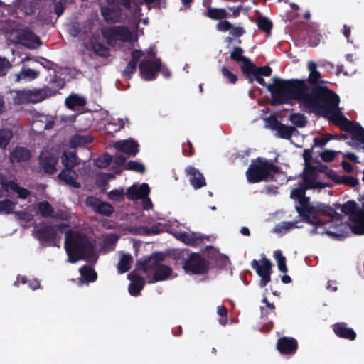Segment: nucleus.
<instances>
[{"mask_svg": "<svg viewBox=\"0 0 364 364\" xmlns=\"http://www.w3.org/2000/svg\"><path fill=\"white\" fill-rule=\"evenodd\" d=\"M261 260V264L256 259L251 262V267L255 269L257 274L261 277L259 285L261 287H264L270 281L272 267V264L269 259H268L264 255Z\"/></svg>", "mask_w": 364, "mask_h": 364, "instance_id": "obj_11", "label": "nucleus"}, {"mask_svg": "<svg viewBox=\"0 0 364 364\" xmlns=\"http://www.w3.org/2000/svg\"><path fill=\"white\" fill-rule=\"evenodd\" d=\"M183 267L194 274H205L209 271V262L198 253L193 252L185 260Z\"/></svg>", "mask_w": 364, "mask_h": 364, "instance_id": "obj_8", "label": "nucleus"}, {"mask_svg": "<svg viewBox=\"0 0 364 364\" xmlns=\"http://www.w3.org/2000/svg\"><path fill=\"white\" fill-rule=\"evenodd\" d=\"M136 190V185H132V186L128 188L125 193L127 198L131 200L138 199V192Z\"/></svg>", "mask_w": 364, "mask_h": 364, "instance_id": "obj_63", "label": "nucleus"}, {"mask_svg": "<svg viewBox=\"0 0 364 364\" xmlns=\"http://www.w3.org/2000/svg\"><path fill=\"white\" fill-rule=\"evenodd\" d=\"M306 193V188H304L302 186L294 188L291 191V197L299 199L302 198Z\"/></svg>", "mask_w": 364, "mask_h": 364, "instance_id": "obj_64", "label": "nucleus"}, {"mask_svg": "<svg viewBox=\"0 0 364 364\" xmlns=\"http://www.w3.org/2000/svg\"><path fill=\"white\" fill-rule=\"evenodd\" d=\"M38 208L43 218L53 217V208L48 201H43L38 203Z\"/></svg>", "mask_w": 364, "mask_h": 364, "instance_id": "obj_43", "label": "nucleus"}, {"mask_svg": "<svg viewBox=\"0 0 364 364\" xmlns=\"http://www.w3.org/2000/svg\"><path fill=\"white\" fill-rule=\"evenodd\" d=\"M186 172L190 176V183L195 189H199L206 185L204 176L195 167L191 166H187Z\"/></svg>", "mask_w": 364, "mask_h": 364, "instance_id": "obj_28", "label": "nucleus"}, {"mask_svg": "<svg viewBox=\"0 0 364 364\" xmlns=\"http://www.w3.org/2000/svg\"><path fill=\"white\" fill-rule=\"evenodd\" d=\"M65 103L68 108L73 110L77 107H84L86 105V100L82 97L72 94L65 99Z\"/></svg>", "mask_w": 364, "mask_h": 364, "instance_id": "obj_34", "label": "nucleus"}, {"mask_svg": "<svg viewBox=\"0 0 364 364\" xmlns=\"http://www.w3.org/2000/svg\"><path fill=\"white\" fill-rule=\"evenodd\" d=\"M336 156V151L332 150H324L320 154L321 160L324 162H332Z\"/></svg>", "mask_w": 364, "mask_h": 364, "instance_id": "obj_59", "label": "nucleus"}, {"mask_svg": "<svg viewBox=\"0 0 364 364\" xmlns=\"http://www.w3.org/2000/svg\"><path fill=\"white\" fill-rule=\"evenodd\" d=\"M321 73L316 70L312 73H309L307 81L310 85H314V87L318 86V84L323 82V81L321 80Z\"/></svg>", "mask_w": 364, "mask_h": 364, "instance_id": "obj_56", "label": "nucleus"}, {"mask_svg": "<svg viewBox=\"0 0 364 364\" xmlns=\"http://www.w3.org/2000/svg\"><path fill=\"white\" fill-rule=\"evenodd\" d=\"M334 333L339 338L354 341L356 338V333L355 331L347 326L343 322L336 323L333 326Z\"/></svg>", "mask_w": 364, "mask_h": 364, "instance_id": "obj_29", "label": "nucleus"}, {"mask_svg": "<svg viewBox=\"0 0 364 364\" xmlns=\"http://www.w3.org/2000/svg\"><path fill=\"white\" fill-rule=\"evenodd\" d=\"M36 237L42 243H51L58 237V230L55 226L42 225L36 230Z\"/></svg>", "mask_w": 364, "mask_h": 364, "instance_id": "obj_19", "label": "nucleus"}, {"mask_svg": "<svg viewBox=\"0 0 364 364\" xmlns=\"http://www.w3.org/2000/svg\"><path fill=\"white\" fill-rule=\"evenodd\" d=\"M81 276L87 282H94L97 278L96 271L88 265H84L80 269Z\"/></svg>", "mask_w": 364, "mask_h": 364, "instance_id": "obj_38", "label": "nucleus"}, {"mask_svg": "<svg viewBox=\"0 0 364 364\" xmlns=\"http://www.w3.org/2000/svg\"><path fill=\"white\" fill-rule=\"evenodd\" d=\"M77 159V154L75 152L70 151L68 153H64L63 154L61 157V162L64 166L65 168H73L74 167L80 164Z\"/></svg>", "mask_w": 364, "mask_h": 364, "instance_id": "obj_36", "label": "nucleus"}, {"mask_svg": "<svg viewBox=\"0 0 364 364\" xmlns=\"http://www.w3.org/2000/svg\"><path fill=\"white\" fill-rule=\"evenodd\" d=\"M13 137V133L8 129L0 130V148H6Z\"/></svg>", "mask_w": 364, "mask_h": 364, "instance_id": "obj_46", "label": "nucleus"}, {"mask_svg": "<svg viewBox=\"0 0 364 364\" xmlns=\"http://www.w3.org/2000/svg\"><path fill=\"white\" fill-rule=\"evenodd\" d=\"M164 256L161 252L154 253V261L151 263V269L154 270L152 280L149 283L157 282L167 279L172 273V269L166 265L161 264Z\"/></svg>", "mask_w": 364, "mask_h": 364, "instance_id": "obj_10", "label": "nucleus"}, {"mask_svg": "<svg viewBox=\"0 0 364 364\" xmlns=\"http://www.w3.org/2000/svg\"><path fill=\"white\" fill-rule=\"evenodd\" d=\"M101 13L104 19L107 23H117L122 18V9L117 7H104L102 8Z\"/></svg>", "mask_w": 364, "mask_h": 364, "instance_id": "obj_30", "label": "nucleus"}, {"mask_svg": "<svg viewBox=\"0 0 364 364\" xmlns=\"http://www.w3.org/2000/svg\"><path fill=\"white\" fill-rule=\"evenodd\" d=\"M90 44L92 50L97 55L102 58H107L110 55L109 49L100 42L99 36H92L90 38Z\"/></svg>", "mask_w": 364, "mask_h": 364, "instance_id": "obj_31", "label": "nucleus"}, {"mask_svg": "<svg viewBox=\"0 0 364 364\" xmlns=\"http://www.w3.org/2000/svg\"><path fill=\"white\" fill-rule=\"evenodd\" d=\"M93 141V138L87 135L75 134L70 139V144L73 147L85 146L90 144Z\"/></svg>", "mask_w": 364, "mask_h": 364, "instance_id": "obj_37", "label": "nucleus"}, {"mask_svg": "<svg viewBox=\"0 0 364 364\" xmlns=\"http://www.w3.org/2000/svg\"><path fill=\"white\" fill-rule=\"evenodd\" d=\"M58 178L66 185L75 188H80L81 184L77 181L78 173L73 168H65L58 175Z\"/></svg>", "mask_w": 364, "mask_h": 364, "instance_id": "obj_23", "label": "nucleus"}, {"mask_svg": "<svg viewBox=\"0 0 364 364\" xmlns=\"http://www.w3.org/2000/svg\"><path fill=\"white\" fill-rule=\"evenodd\" d=\"M303 177H307V178H311L316 181L318 177L316 167L311 166V164L305 165Z\"/></svg>", "mask_w": 364, "mask_h": 364, "instance_id": "obj_54", "label": "nucleus"}, {"mask_svg": "<svg viewBox=\"0 0 364 364\" xmlns=\"http://www.w3.org/2000/svg\"><path fill=\"white\" fill-rule=\"evenodd\" d=\"M336 208H340L342 213L349 216V220L352 224L349 228L354 235H364V211L358 209V204L354 200H348L341 205L334 204Z\"/></svg>", "mask_w": 364, "mask_h": 364, "instance_id": "obj_5", "label": "nucleus"}, {"mask_svg": "<svg viewBox=\"0 0 364 364\" xmlns=\"http://www.w3.org/2000/svg\"><path fill=\"white\" fill-rule=\"evenodd\" d=\"M65 249L71 263L90 259L94 255V246L88 237L82 233H74L71 230L65 233Z\"/></svg>", "mask_w": 364, "mask_h": 364, "instance_id": "obj_3", "label": "nucleus"}, {"mask_svg": "<svg viewBox=\"0 0 364 364\" xmlns=\"http://www.w3.org/2000/svg\"><path fill=\"white\" fill-rule=\"evenodd\" d=\"M50 82L53 85L50 88L52 89V92H53V95L65 86V82L56 75L50 80Z\"/></svg>", "mask_w": 364, "mask_h": 364, "instance_id": "obj_51", "label": "nucleus"}, {"mask_svg": "<svg viewBox=\"0 0 364 364\" xmlns=\"http://www.w3.org/2000/svg\"><path fill=\"white\" fill-rule=\"evenodd\" d=\"M232 28V24L227 20H221L216 24L218 31L226 32Z\"/></svg>", "mask_w": 364, "mask_h": 364, "instance_id": "obj_62", "label": "nucleus"}, {"mask_svg": "<svg viewBox=\"0 0 364 364\" xmlns=\"http://www.w3.org/2000/svg\"><path fill=\"white\" fill-rule=\"evenodd\" d=\"M294 132H297L296 127L281 123L277 129L276 136L281 139H290Z\"/></svg>", "mask_w": 364, "mask_h": 364, "instance_id": "obj_35", "label": "nucleus"}, {"mask_svg": "<svg viewBox=\"0 0 364 364\" xmlns=\"http://www.w3.org/2000/svg\"><path fill=\"white\" fill-rule=\"evenodd\" d=\"M143 55L144 53L140 50L134 49L131 52V60L122 72V75L125 79L130 80L132 77V74L137 69L139 60Z\"/></svg>", "mask_w": 364, "mask_h": 364, "instance_id": "obj_22", "label": "nucleus"}, {"mask_svg": "<svg viewBox=\"0 0 364 364\" xmlns=\"http://www.w3.org/2000/svg\"><path fill=\"white\" fill-rule=\"evenodd\" d=\"M11 67V63L6 58L0 57V76L6 75Z\"/></svg>", "mask_w": 364, "mask_h": 364, "instance_id": "obj_61", "label": "nucleus"}, {"mask_svg": "<svg viewBox=\"0 0 364 364\" xmlns=\"http://www.w3.org/2000/svg\"><path fill=\"white\" fill-rule=\"evenodd\" d=\"M124 196V190L122 189H114L108 193V197L109 199L113 200H122Z\"/></svg>", "mask_w": 364, "mask_h": 364, "instance_id": "obj_60", "label": "nucleus"}, {"mask_svg": "<svg viewBox=\"0 0 364 364\" xmlns=\"http://www.w3.org/2000/svg\"><path fill=\"white\" fill-rule=\"evenodd\" d=\"M176 237L185 243L187 245L191 247H197L203 242V240L206 239L209 240L210 237L206 235H200L196 232H181L176 235Z\"/></svg>", "mask_w": 364, "mask_h": 364, "instance_id": "obj_21", "label": "nucleus"}, {"mask_svg": "<svg viewBox=\"0 0 364 364\" xmlns=\"http://www.w3.org/2000/svg\"><path fill=\"white\" fill-rule=\"evenodd\" d=\"M154 261V253L144 259L137 260L135 264L136 269L142 270L144 273L151 269V263Z\"/></svg>", "mask_w": 364, "mask_h": 364, "instance_id": "obj_41", "label": "nucleus"}, {"mask_svg": "<svg viewBox=\"0 0 364 364\" xmlns=\"http://www.w3.org/2000/svg\"><path fill=\"white\" fill-rule=\"evenodd\" d=\"M333 175V182L336 184H343L352 188L357 186L359 184V181L357 178L351 176H340L336 172H332Z\"/></svg>", "mask_w": 364, "mask_h": 364, "instance_id": "obj_33", "label": "nucleus"}, {"mask_svg": "<svg viewBox=\"0 0 364 364\" xmlns=\"http://www.w3.org/2000/svg\"><path fill=\"white\" fill-rule=\"evenodd\" d=\"M272 80L273 83L267 86L272 97V105L289 104L292 100H296L307 107L311 88L304 80H284L274 77Z\"/></svg>", "mask_w": 364, "mask_h": 364, "instance_id": "obj_1", "label": "nucleus"}, {"mask_svg": "<svg viewBox=\"0 0 364 364\" xmlns=\"http://www.w3.org/2000/svg\"><path fill=\"white\" fill-rule=\"evenodd\" d=\"M136 191L138 192V199H143L148 197L150 193V188L147 183H144L140 186H136Z\"/></svg>", "mask_w": 364, "mask_h": 364, "instance_id": "obj_58", "label": "nucleus"}, {"mask_svg": "<svg viewBox=\"0 0 364 364\" xmlns=\"http://www.w3.org/2000/svg\"><path fill=\"white\" fill-rule=\"evenodd\" d=\"M53 95L52 89L46 87L41 89H34L23 90L19 93V97L22 100V102H40L48 97Z\"/></svg>", "mask_w": 364, "mask_h": 364, "instance_id": "obj_13", "label": "nucleus"}, {"mask_svg": "<svg viewBox=\"0 0 364 364\" xmlns=\"http://www.w3.org/2000/svg\"><path fill=\"white\" fill-rule=\"evenodd\" d=\"M112 161V157L108 154H105L103 156L98 157L96 160V164L100 168L107 167Z\"/></svg>", "mask_w": 364, "mask_h": 364, "instance_id": "obj_55", "label": "nucleus"}, {"mask_svg": "<svg viewBox=\"0 0 364 364\" xmlns=\"http://www.w3.org/2000/svg\"><path fill=\"white\" fill-rule=\"evenodd\" d=\"M300 186H302L304 188H306V191L308 189L312 188H324L326 185L321 183L316 182V181L311 178H307V177H303V182L300 183Z\"/></svg>", "mask_w": 364, "mask_h": 364, "instance_id": "obj_44", "label": "nucleus"}, {"mask_svg": "<svg viewBox=\"0 0 364 364\" xmlns=\"http://www.w3.org/2000/svg\"><path fill=\"white\" fill-rule=\"evenodd\" d=\"M265 127L273 131H277L281 122L277 119L274 114L269 115L265 119Z\"/></svg>", "mask_w": 364, "mask_h": 364, "instance_id": "obj_50", "label": "nucleus"}, {"mask_svg": "<svg viewBox=\"0 0 364 364\" xmlns=\"http://www.w3.org/2000/svg\"><path fill=\"white\" fill-rule=\"evenodd\" d=\"M39 75V73L34 70L28 68V69H22L19 75H18V79L21 78H29L31 80L36 79Z\"/></svg>", "mask_w": 364, "mask_h": 364, "instance_id": "obj_52", "label": "nucleus"}, {"mask_svg": "<svg viewBox=\"0 0 364 364\" xmlns=\"http://www.w3.org/2000/svg\"><path fill=\"white\" fill-rule=\"evenodd\" d=\"M58 162V156L48 151H42L39 156V164L47 174L52 175L56 172Z\"/></svg>", "mask_w": 364, "mask_h": 364, "instance_id": "obj_14", "label": "nucleus"}, {"mask_svg": "<svg viewBox=\"0 0 364 364\" xmlns=\"http://www.w3.org/2000/svg\"><path fill=\"white\" fill-rule=\"evenodd\" d=\"M217 312L218 315L220 316L219 319V323L225 326L228 323V309L224 305L218 306L217 308Z\"/></svg>", "mask_w": 364, "mask_h": 364, "instance_id": "obj_57", "label": "nucleus"}, {"mask_svg": "<svg viewBox=\"0 0 364 364\" xmlns=\"http://www.w3.org/2000/svg\"><path fill=\"white\" fill-rule=\"evenodd\" d=\"M128 278L131 280L128 287L129 294L133 296H139L145 285L144 279L134 272L128 274Z\"/></svg>", "mask_w": 364, "mask_h": 364, "instance_id": "obj_26", "label": "nucleus"}, {"mask_svg": "<svg viewBox=\"0 0 364 364\" xmlns=\"http://www.w3.org/2000/svg\"><path fill=\"white\" fill-rule=\"evenodd\" d=\"M257 25L260 31H264L267 34H270L273 27L272 21L266 16H262L258 18Z\"/></svg>", "mask_w": 364, "mask_h": 364, "instance_id": "obj_40", "label": "nucleus"}, {"mask_svg": "<svg viewBox=\"0 0 364 364\" xmlns=\"http://www.w3.org/2000/svg\"><path fill=\"white\" fill-rule=\"evenodd\" d=\"M85 203L95 212L105 216H110L114 211V208L111 204L103 202L95 196H88Z\"/></svg>", "mask_w": 364, "mask_h": 364, "instance_id": "obj_16", "label": "nucleus"}, {"mask_svg": "<svg viewBox=\"0 0 364 364\" xmlns=\"http://www.w3.org/2000/svg\"><path fill=\"white\" fill-rule=\"evenodd\" d=\"M334 124L339 127L342 131L348 132L351 134V139L353 141H358L363 144L364 149V128L358 123L350 121L341 113V110L328 117Z\"/></svg>", "mask_w": 364, "mask_h": 364, "instance_id": "obj_6", "label": "nucleus"}, {"mask_svg": "<svg viewBox=\"0 0 364 364\" xmlns=\"http://www.w3.org/2000/svg\"><path fill=\"white\" fill-rule=\"evenodd\" d=\"M100 32L110 46H114L117 41L127 43L132 40V32L125 26H105L101 28Z\"/></svg>", "mask_w": 364, "mask_h": 364, "instance_id": "obj_7", "label": "nucleus"}, {"mask_svg": "<svg viewBox=\"0 0 364 364\" xmlns=\"http://www.w3.org/2000/svg\"><path fill=\"white\" fill-rule=\"evenodd\" d=\"M16 204V203L10 199H4L0 201V213H12L15 208Z\"/></svg>", "mask_w": 364, "mask_h": 364, "instance_id": "obj_48", "label": "nucleus"}, {"mask_svg": "<svg viewBox=\"0 0 364 364\" xmlns=\"http://www.w3.org/2000/svg\"><path fill=\"white\" fill-rule=\"evenodd\" d=\"M274 257L277 263L278 269L281 272L287 273L288 272V269L286 265V258L279 250L274 252Z\"/></svg>", "mask_w": 364, "mask_h": 364, "instance_id": "obj_47", "label": "nucleus"}, {"mask_svg": "<svg viewBox=\"0 0 364 364\" xmlns=\"http://www.w3.org/2000/svg\"><path fill=\"white\" fill-rule=\"evenodd\" d=\"M243 53L244 50L242 48L235 46L230 56L231 60L242 63L240 68L242 73L254 64L248 58L244 56Z\"/></svg>", "mask_w": 364, "mask_h": 364, "instance_id": "obj_27", "label": "nucleus"}, {"mask_svg": "<svg viewBox=\"0 0 364 364\" xmlns=\"http://www.w3.org/2000/svg\"><path fill=\"white\" fill-rule=\"evenodd\" d=\"M125 169L133 171L139 173H144L146 171L144 165L137 161H128L124 167Z\"/></svg>", "mask_w": 364, "mask_h": 364, "instance_id": "obj_49", "label": "nucleus"}, {"mask_svg": "<svg viewBox=\"0 0 364 364\" xmlns=\"http://www.w3.org/2000/svg\"><path fill=\"white\" fill-rule=\"evenodd\" d=\"M0 184L4 191L7 192L11 189L18 193L21 199H26L31 194L30 191L19 186L15 181H7L3 174H0Z\"/></svg>", "mask_w": 364, "mask_h": 364, "instance_id": "obj_20", "label": "nucleus"}, {"mask_svg": "<svg viewBox=\"0 0 364 364\" xmlns=\"http://www.w3.org/2000/svg\"><path fill=\"white\" fill-rule=\"evenodd\" d=\"M297 348V341L294 338L284 336L277 340V349L282 355H294Z\"/></svg>", "mask_w": 364, "mask_h": 364, "instance_id": "obj_17", "label": "nucleus"}, {"mask_svg": "<svg viewBox=\"0 0 364 364\" xmlns=\"http://www.w3.org/2000/svg\"><path fill=\"white\" fill-rule=\"evenodd\" d=\"M32 157L31 151L29 149L17 146L10 154V161L11 163H23L28 161Z\"/></svg>", "mask_w": 364, "mask_h": 364, "instance_id": "obj_25", "label": "nucleus"}, {"mask_svg": "<svg viewBox=\"0 0 364 364\" xmlns=\"http://www.w3.org/2000/svg\"><path fill=\"white\" fill-rule=\"evenodd\" d=\"M315 208L316 209L314 212V214H313L311 219L316 222L310 223L311 225H324V223L319 218L320 215H327L337 220H340L342 218V215L338 213L331 206L321 204L315 206Z\"/></svg>", "mask_w": 364, "mask_h": 364, "instance_id": "obj_15", "label": "nucleus"}, {"mask_svg": "<svg viewBox=\"0 0 364 364\" xmlns=\"http://www.w3.org/2000/svg\"><path fill=\"white\" fill-rule=\"evenodd\" d=\"M205 6H206V5ZM204 15L208 18L215 21H221L228 18L230 16V14L227 12L225 9L213 8L210 6H207V9Z\"/></svg>", "mask_w": 364, "mask_h": 364, "instance_id": "obj_32", "label": "nucleus"}, {"mask_svg": "<svg viewBox=\"0 0 364 364\" xmlns=\"http://www.w3.org/2000/svg\"><path fill=\"white\" fill-rule=\"evenodd\" d=\"M339 96L326 85L311 87L307 108L328 117L339 110Z\"/></svg>", "mask_w": 364, "mask_h": 364, "instance_id": "obj_2", "label": "nucleus"}, {"mask_svg": "<svg viewBox=\"0 0 364 364\" xmlns=\"http://www.w3.org/2000/svg\"><path fill=\"white\" fill-rule=\"evenodd\" d=\"M298 200L301 207L296 206V210L301 217L302 221L309 224L315 223L316 221L312 220L311 217L313 214H314L316 208L315 206L308 205L309 198L304 195Z\"/></svg>", "mask_w": 364, "mask_h": 364, "instance_id": "obj_18", "label": "nucleus"}, {"mask_svg": "<svg viewBox=\"0 0 364 364\" xmlns=\"http://www.w3.org/2000/svg\"><path fill=\"white\" fill-rule=\"evenodd\" d=\"M289 120L292 124L298 127H304L307 124V120L304 114L301 113H293L289 115Z\"/></svg>", "mask_w": 364, "mask_h": 364, "instance_id": "obj_45", "label": "nucleus"}, {"mask_svg": "<svg viewBox=\"0 0 364 364\" xmlns=\"http://www.w3.org/2000/svg\"><path fill=\"white\" fill-rule=\"evenodd\" d=\"M338 136L337 134H326L324 135L323 137H314V144L313 147H320L323 148L324 147L326 144L331 141V139H338Z\"/></svg>", "mask_w": 364, "mask_h": 364, "instance_id": "obj_42", "label": "nucleus"}, {"mask_svg": "<svg viewBox=\"0 0 364 364\" xmlns=\"http://www.w3.org/2000/svg\"><path fill=\"white\" fill-rule=\"evenodd\" d=\"M141 77L145 80H153L156 78L158 73L161 68L160 59L142 60L139 65Z\"/></svg>", "mask_w": 364, "mask_h": 364, "instance_id": "obj_12", "label": "nucleus"}, {"mask_svg": "<svg viewBox=\"0 0 364 364\" xmlns=\"http://www.w3.org/2000/svg\"><path fill=\"white\" fill-rule=\"evenodd\" d=\"M272 173H281L282 168L264 158L257 157L251 161L245 175L250 183H257L275 181Z\"/></svg>", "mask_w": 364, "mask_h": 364, "instance_id": "obj_4", "label": "nucleus"}, {"mask_svg": "<svg viewBox=\"0 0 364 364\" xmlns=\"http://www.w3.org/2000/svg\"><path fill=\"white\" fill-rule=\"evenodd\" d=\"M272 73V70L269 65L257 67L255 64H253L242 74L250 83H252L254 80H256L260 85L267 89V86L271 84H267L262 76L269 77Z\"/></svg>", "mask_w": 364, "mask_h": 364, "instance_id": "obj_9", "label": "nucleus"}, {"mask_svg": "<svg viewBox=\"0 0 364 364\" xmlns=\"http://www.w3.org/2000/svg\"><path fill=\"white\" fill-rule=\"evenodd\" d=\"M114 146L118 151L132 156H135L139 153V144L132 139L117 141Z\"/></svg>", "mask_w": 364, "mask_h": 364, "instance_id": "obj_24", "label": "nucleus"}, {"mask_svg": "<svg viewBox=\"0 0 364 364\" xmlns=\"http://www.w3.org/2000/svg\"><path fill=\"white\" fill-rule=\"evenodd\" d=\"M221 73L223 77L227 80L228 82L231 84H235L237 81V76L232 73L228 68L225 66L222 67Z\"/></svg>", "mask_w": 364, "mask_h": 364, "instance_id": "obj_53", "label": "nucleus"}, {"mask_svg": "<svg viewBox=\"0 0 364 364\" xmlns=\"http://www.w3.org/2000/svg\"><path fill=\"white\" fill-rule=\"evenodd\" d=\"M132 259V257L129 254H124L119 259L117 268L120 273H125L130 269V262Z\"/></svg>", "mask_w": 364, "mask_h": 364, "instance_id": "obj_39", "label": "nucleus"}]
</instances>
